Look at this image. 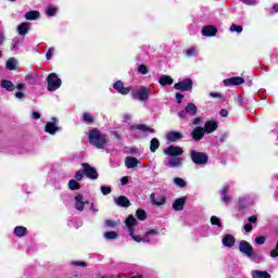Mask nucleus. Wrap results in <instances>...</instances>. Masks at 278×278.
I'll list each match as a JSON object with an SVG mask.
<instances>
[{"label": "nucleus", "mask_w": 278, "mask_h": 278, "mask_svg": "<svg viewBox=\"0 0 278 278\" xmlns=\"http://www.w3.org/2000/svg\"><path fill=\"white\" fill-rule=\"evenodd\" d=\"M46 13L48 16H55V14H58V9L50 7L47 9Z\"/></svg>", "instance_id": "37998d69"}, {"label": "nucleus", "mask_w": 278, "mask_h": 278, "mask_svg": "<svg viewBox=\"0 0 278 278\" xmlns=\"http://www.w3.org/2000/svg\"><path fill=\"white\" fill-rule=\"evenodd\" d=\"M83 121L84 123H87V125H92V123H94V116L90 113H84Z\"/></svg>", "instance_id": "c9c22d12"}, {"label": "nucleus", "mask_w": 278, "mask_h": 278, "mask_svg": "<svg viewBox=\"0 0 278 278\" xmlns=\"http://www.w3.org/2000/svg\"><path fill=\"white\" fill-rule=\"evenodd\" d=\"M205 136V130L203 127L198 126L191 131V137L195 142H199V140H202Z\"/></svg>", "instance_id": "f3484780"}, {"label": "nucleus", "mask_w": 278, "mask_h": 278, "mask_svg": "<svg viewBox=\"0 0 278 278\" xmlns=\"http://www.w3.org/2000/svg\"><path fill=\"white\" fill-rule=\"evenodd\" d=\"M185 54L187 58H192L197 55V47H190L187 50H185Z\"/></svg>", "instance_id": "ea45409f"}, {"label": "nucleus", "mask_w": 278, "mask_h": 278, "mask_svg": "<svg viewBox=\"0 0 278 278\" xmlns=\"http://www.w3.org/2000/svg\"><path fill=\"white\" fill-rule=\"evenodd\" d=\"M81 167H83V170H84L86 177H88V179H92L93 181L99 179V173L97 172V169L94 167L90 166V164L83 163Z\"/></svg>", "instance_id": "1a4fd4ad"}, {"label": "nucleus", "mask_w": 278, "mask_h": 278, "mask_svg": "<svg viewBox=\"0 0 278 278\" xmlns=\"http://www.w3.org/2000/svg\"><path fill=\"white\" fill-rule=\"evenodd\" d=\"M164 153L168 157H181L180 155H184V149L179 146H169L164 150Z\"/></svg>", "instance_id": "9d476101"}, {"label": "nucleus", "mask_w": 278, "mask_h": 278, "mask_svg": "<svg viewBox=\"0 0 278 278\" xmlns=\"http://www.w3.org/2000/svg\"><path fill=\"white\" fill-rule=\"evenodd\" d=\"M181 99H184V94L176 93V100H177L178 103H181Z\"/></svg>", "instance_id": "e2e57ef3"}, {"label": "nucleus", "mask_w": 278, "mask_h": 278, "mask_svg": "<svg viewBox=\"0 0 278 278\" xmlns=\"http://www.w3.org/2000/svg\"><path fill=\"white\" fill-rule=\"evenodd\" d=\"M211 224L216 225V227H223V224L220 223V219L216 216L211 217Z\"/></svg>", "instance_id": "79ce46f5"}, {"label": "nucleus", "mask_w": 278, "mask_h": 278, "mask_svg": "<svg viewBox=\"0 0 278 278\" xmlns=\"http://www.w3.org/2000/svg\"><path fill=\"white\" fill-rule=\"evenodd\" d=\"M84 175H85L84 170L83 172L81 170L76 172L75 180L76 181H81V179H84Z\"/></svg>", "instance_id": "09e8293b"}, {"label": "nucleus", "mask_w": 278, "mask_h": 278, "mask_svg": "<svg viewBox=\"0 0 278 278\" xmlns=\"http://www.w3.org/2000/svg\"><path fill=\"white\" fill-rule=\"evenodd\" d=\"M243 3H245V5H255V0H243Z\"/></svg>", "instance_id": "680f3d73"}, {"label": "nucleus", "mask_w": 278, "mask_h": 278, "mask_svg": "<svg viewBox=\"0 0 278 278\" xmlns=\"http://www.w3.org/2000/svg\"><path fill=\"white\" fill-rule=\"evenodd\" d=\"M58 123H60V121H58V118L55 117H53L51 122H48L46 125L47 134H50L51 136H55V134H58V131L62 129L60 128V126H58Z\"/></svg>", "instance_id": "f8f14e48"}, {"label": "nucleus", "mask_w": 278, "mask_h": 278, "mask_svg": "<svg viewBox=\"0 0 278 278\" xmlns=\"http://www.w3.org/2000/svg\"><path fill=\"white\" fill-rule=\"evenodd\" d=\"M13 233L16 238H25V236H27V227L16 226Z\"/></svg>", "instance_id": "b1692460"}, {"label": "nucleus", "mask_w": 278, "mask_h": 278, "mask_svg": "<svg viewBox=\"0 0 278 278\" xmlns=\"http://www.w3.org/2000/svg\"><path fill=\"white\" fill-rule=\"evenodd\" d=\"M218 34V29L213 25L204 26L202 28V36H206L208 38L216 36Z\"/></svg>", "instance_id": "aec40b11"}, {"label": "nucleus", "mask_w": 278, "mask_h": 278, "mask_svg": "<svg viewBox=\"0 0 278 278\" xmlns=\"http://www.w3.org/2000/svg\"><path fill=\"white\" fill-rule=\"evenodd\" d=\"M136 216H137V218H139V220H146L147 219V213L142 210H137Z\"/></svg>", "instance_id": "a19ab883"}, {"label": "nucleus", "mask_w": 278, "mask_h": 278, "mask_svg": "<svg viewBox=\"0 0 278 278\" xmlns=\"http://www.w3.org/2000/svg\"><path fill=\"white\" fill-rule=\"evenodd\" d=\"M186 114H188V113L186 112V110H185V111H180V112L178 113V116H179V118H186Z\"/></svg>", "instance_id": "338daca9"}, {"label": "nucleus", "mask_w": 278, "mask_h": 278, "mask_svg": "<svg viewBox=\"0 0 278 278\" xmlns=\"http://www.w3.org/2000/svg\"><path fill=\"white\" fill-rule=\"evenodd\" d=\"M269 256L273 257L274 260L278 257V240L276 242L275 249L269 252Z\"/></svg>", "instance_id": "c03bdc74"}, {"label": "nucleus", "mask_w": 278, "mask_h": 278, "mask_svg": "<svg viewBox=\"0 0 278 278\" xmlns=\"http://www.w3.org/2000/svg\"><path fill=\"white\" fill-rule=\"evenodd\" d=\"M74 201L76 210H78V212H84V207H86V204H88V200L81 194H77Z\"/></svg>", "instance_id": "dca6fc26"}, {"label": "nucleus", "mask_w": 278, "mask_h": 278, "mask_svg": "<svg viewBox=\"0 0 278 278\" xmlns=\"http://www.w3.org/2000/svg\"><path fill=\"white\" fill-rule=\"evenodd\" d=\"M104 238L106 240H116V238H118V232H116V231L104 232Z\"/></svg>", "instance_id": "58836bf2"}, {"label": "nucleus", "mask_w": 278, "mask_h": 278, "mask_svg": "<svg viewBox=\"0 0 278 278\" xmlns=\"http://www.w3.org/2000/svg\"><path fill=\"white\" fill-rule=\"evenodd\" d=\"M243 229L247 231V233H251V231H253V226L251 224H245Z\"/></svg>", "instance_id": "5fc2aeb1"}, {"label": "nucleus", "mask_w": 278, "mask_h": 278, "mask_svg": "<svg viewBox=\"0 0 278 278\" xmlns=\"http://www.w3.org/2000/svg\"><path fill=\"white\" fill-rule=\"evenodd\" d=\"M16 90H24V88H27V85H25V83H21L18 85H16Z\"/></svg>", "instance_id": "bf43d9fd"}, {"label": "nucleus", "mask_w": 278, "mask_h": 278, "mask_svg": "<svg viewBox=\"0 0 278 278\" xmlns=\"http://www.w3.org/2000/svg\"><path fill=\"white\" fill-rule=\"evenodd\" d=\"M190 156H191L192 162L194 164H198L199 166H203V165L207 164L208 156H207V154H205L203 152H198V151L191 150Z\"/></svg>", "instance_id": "0eeeda50"}, {"label": "nucleus", "mask_w": 278, "mask_h": 278, "mask_svg": "<svg viewBox=\"0 0 278 278\" xmlns=\"http://www.w3.org/2000/svg\"><path fill=\"white\" fill-rule=\"evenodd\" d=\"M17 31L21 36H25V34H27L29 31V24L28 23H22L18 27H17Z\"/></svg>", "instance_id": "2f4dec72"}, {"label": "nucleus", "mask_w": 278, "mask_h": 278, "mask_svg": "<svg viewBox=\"0 0 278 278\" xmlns=\"http://www.w3.org/2000/svg\"><path fill=\"white\" fill-rule=\"evenodd\" d=\"M140 164V161L134 156H127L125 159L126 168H136Z\"/></svg>", "instance_id": "4be33fe9"}, {"label": "nucleus", "mask_w": 278, "mask_h": 278, "mask_svg": "<svg viewBox=\"0 0 278 278\" xmlns=\"http://www.w3.org/2000/svg\"><path fill=\"white\" fill-rule=\"evenodd\" d=\"M88 140L96 149H104L108 144V136L97 128L89 130Z\"/></svg>", "instance_id": "f257e3e1"}, {"label": "nucleus", "mask_w": 278, "mask_h": 278, "mask_svg": "<svg viewBox=\"0 0 278 278\" xmlns=\"http://www.w3.org/2000/svg\"><path fill=\"white\" fill-rule=\"evenodd\" d=\"M1 87L9 92H14V90H16V87L14 86V83H12V80H2Z\"/></svg>", "instance_id": "cd10ccee"}, {"label": "nucleus", "mask_w": 278, "mask_h": 278, "mask_svg": "<svg viewBox=\"0 0 278 278\" xmlns=\"http://www.w3.org/2000/svg\"><path fill=\"white\" fill-rule=\"evenodd\" d=\"M31 118H35V119L40 118V113H38V112H33V113H31Z\"/></svg>", "instance_id": "69168bd1"}, {"label": "nucleus", "mask_w": 278, "mask_h": 278, "mask_svg": "<svg viewBox=\"0 0 278 278\" xmlns=\"http://www.w3.org/2000/svg\"><path fill=\"white\" fill-rule=\"evenodd\" d=\"M192 79L187 78L180 83L174 85L175 90H181L182 92H188V90H192Z\"/></svg>", "instance_id": "ddd939ff"}, {"label": "nucleus", "mask_w": 278, "mask_h": 278, "mask_svg": "<svg viewBox=\"0 0 278 278\" xmlns=\"http://www.w3.org/2000/svg\"><path fill=\"white\" fill-rule=\"evenodd\" d=\"M210 97H212L213 99H222L223 98V96L218 92H211Z\"/></svg>", "instance_id": "4d7b16f0"}, {"label": "nucleus", "mask_w": 278, "mask_h": 278, "mask_svg": "<svg viewBox=\"0 0 278 278\" xmlns=\"http://www.w3.org/2000/svg\"><path fill=\"white\" fill-rule=\"evenodd\" d=\"M249 223H257V216L256 215H252L251 217H249Z\"/></svg>", "instance_id": "052dcab7"}, {"label": "nucleus", "mask_w": 278, "mask_h": 278, "mask_svg": "<svg viewBox=\"0 0 278 278\" xmlns=\"http://www.w3.org/2000/svg\"><path fill=\"white\" fill-rule=\"evenodd\" d=\"M184 205H186V198L176 199L173 203L175 212H181Z\"/></svg>", "instance_id": "393cba45"}, {"label": "nucleus", "mask_w": 278, "mask_h": 278, "mask_svg": "<svg viewBox=\"0 0 278 278\" xmlns=\"http://www.w3.org/2000/svg\"><path fill=\"white\" fill-rule=\"evenodd\" d=\"M68 188H70V190H79V188H81V186L79 185V182H77V180H75V179H71L70 181H68Z\"/></svg>", "instance_id": "e433bc0d"}, {"label": "nucleus", "mask_w": 278, "mask_h": 278, "mask_svg": "<svg viewBox=\"0 0 278 278\" xmlns=\"http://www.w3.org/2000/svg\"><path fill=\"white\" fill-rule=\"evenodd\" d=\"M161 86H173V79L170 76H162L159 80Z\"/></svg>", "instance_id": "72a5a7b5"}, {"label": "nucleus", "mask_w": 278, "mask_h": 278, "mask_svg": "<svg viewBox=\"0 0 278 278\" xmlns=\"http://www.w3.org/2000/svg\"><path fill=\"white\" fill-rule=\"evenodd\" d=\"M104 225H105L106 227L114 228V227H116V225H118V224H117L116 222L112 220V219H108V220H105Z\"/></svg>", "instance_id": "8fccbe9b"}, {"label": "nucleus", "mask_w": 278, "mask_h": 278, "mask_svg": "<svg viewBox=\"0 0 278 278\" xmlns=\"http://www.w3.org/2000/svg\"><path fill=\"white\" fill-rule=\"evenodd\" d=\"M73 265H74V266L86 267V263H85V262H74Z\"/></svg>", "instance_id": "0e129e2a"}, {"label": "nucleus", "mask_w": 278, "mask_h": 278, "mask_svg": "<svg viewBox=\"0 0 278 278\" xmlns=\"http://www.w3.org/2000/svg\"><path fill=\"white\" fill-rule=\"evenodd\" d=\"M100 190H101V192H102V194H110V192H112V188H110V187H105V186H102L101 188H100Z\"/></svg>", "instance_id": "3c124183"}, {"label": "nucleus", "mask_w": 278, "mask_h": 278, "mask_svg": "<svg viewBox=\"0 0 278 278\" xmlns=\"http://www.w3.org/2000/svg\"><path fill=\"white\" fill-rule=\"evenodd\" d=\"M5 66L8 68V71H17L18 68V61L14 58H10L7 63Z\"/></svg>", "instance_id": "a878e982"}, {"label": "nucleus", "mask_w": 278, "mask_h": 278, "mask_svg": "<svg viewBox=\"0 0 278 278\" xmlns=\"http://www.w3.org/2000/svg\"><path fill=\"white\" fill-rule=\"evenodd\" d=\"M55 52V48H50L48 52L46 53L47 60H51L53 58V53Z\"/></svg>", "instance_id": "603ef678"}, {"label": "nucleus", "mask_w": 278, "mask_h": 278, "mask_svg": "<svg viewBox=\"0 0 278 278\" xmlns=\"http://www.w3.org/2000/svg\"><path fill=\"white\" fill-rule=\"evenodd\" d=\"M277 12H278V5L275 4V5L273 7L271 11H270V14H277Z\"/></svg>", "instance_id": "774afa93"}, {"label": "nucleus", "mask_w": 278, "mask_h": 278, "mask_svg": "<svg viewBox=\"0 0 278 278\" xmlns=\"http://www.w3.org/2000/svg\"><path fill=\"white\" fill-rule=\"evenodd\" d=\"M47 81L49 92H55V90H59V88L62 87V79L55 73L49 74L47 77Z\"/></svg>", "instance_id": "f03ea898"}, {"label": "nucleus", "mask_w": 278, "mask_h": 278, "mask_svg": "<svg viewBox=\"0 0 278 278\" xmlns=\"http://www.w3.org/2000/svg\"><path fill=\"white\" fill-rule=\"evenodd\" d=\"M239 251L250 260H253L256 256L255 251H253V245L244 240L239 243Z\"/></svg>", "instance_id": "39448f33"}, {"label": "nucleus", "mask_w": 278, "mask_h": 278, "mask_svg": "<svg viewBox=\"0 0 278 278\" xmlns=\"http://www.w3.org/2000/svg\"><path fill=\"white\" fill-rule=\"evenodd\" d=\"M230 185H224L219 191L223 203H231V195H229Z\"/></svg>", "instance_id": "2eb2a0df"}, {"label": "nucleus", "mask_w": 278, "mask_h": 278, "mask_svg": "<svg viewBox=\"0 0 278 278\" xmlns=\"http://www.w3.org/2000/svg\"><path fill=\"white\" fill-rule=\"evenodd\" d=\"M230 31H237V34H242V26H238V25H236V24H232L231 26H230Z\"/></svg>", "instance_id": "49530a36"}, {"label": "nucleus", "mask_w": 278, "mask_h": 278, "mask_svg": "<svg viewBox=\"0 0 278 278\" xmlns=\"http://www.w3.org/2000/svg\"><path fill=\"white\" fill-rule=\"evenodd\" d=\"M157 236H160V231H157V229H149L146 231L143 237H140L139 235H137L134 241L149 243V242H153V239Z\"/></svg>", "instance_id": "20e7f679"}, {"label": "nucleus", "mask_w": 278, "mask_h": 278, "mask_svg": "<svg viewBox=\"0 0 278 278\" xmlns=\"http://www.w3.org/2000/svg\"><path fill=\"white\" fill-rule=\"evenodd\" d=\"M121 184L122 186H127L129 184V178L127 176L122 177Z\"/></svg>", "instance_id": "6e6d98bb"}, {"label": "nucleus", "mask_w": 278, "mask_h": 278, "mask_svg": "<svg viewBox=\"0 0 278 278\" xmlns=\"http://www.w3.org/2000/svg\"><path fill=\"white\" fill-rule=\"evenodd\" d=\"M160 149V140L157 138H153L150 142V150L152 153H155Z\"/></svg>", "instance_id": "f704fd0d"}, {"label": "nucleus", "mask_w": 278, "mask_h": 278, "mask_svg": "<svg viewBox=\"0 0 278 278\" xmlns=\"http://www.w3.org/2000/svg\"><path fill=\"white\" fill-rule=\"evenodd\" d=\"M15 98L16 99H24L25 98V92H23V91L15 92Z\"/></svg>", "instance_id": "13d9d810"}, {"label": "nucleus", "mask_w": 278, "mask_h": 278, "mask_svg": "<svg viewBox=\"0 0 278 278\" xmlns=\"http://www.w3.org/2000/svg\"><path fill=\"white\" fill-rule=\"evenodd\" d=\"M39 16L40 13L38 11H29L25 14L26 21H36Z\"/></svg>", "instance_id": "7c9ffc66"}, {"label": "nucleus", "mask_w": 278, "mask_h": 278, "mask_svg": "<svg viewBox=\"0 0 278 278\" xmlns=\"http://www.w3.org/2000/svg\"><path fill=\"white\" fill-rule=\"evenodd\" d=\"M244 83V78L242 77H231L224 80V86L231 87V86H241Z\"/></svg>", "instance_id": "6ab92c4d"}, {"label": "nucleus", "mask_w": 278, "mask_h": 278, "mask_svg": "<svg viewBox=\"0 0 278 278\" xmlns=\"http://www.w3.org/2000/svg\"><path fill=\"white\" fill-rule=\"evenodd\" d=\"M150 203L156 207H162V205H166V195L163 193H151Z\"/></svg>", "instance_id": "6e6552de"}, {"label": "nucleus", "mask_w": 278, "mask_h": 278, "mask_svg": "<svg viewBox=\"0 0 278 278\" xmlns=\"http://www.w3.org/2000/svg\"><path fill=\"white\" fill-rule=\"evenodd\" d=\"M265 242H266V237H264V236H258V237L255 238V243H256V244L262 245V244H264Z\"/></svg>", "instance_id": "de8ad7c7"}, {"label": "nucleus", "mask_w": 278, "mask_h": 278, "mask_svg": "<svg viewBox=\"0 0 278 278\" xmlns=\"http://www.w3.org/2000/svg\"><path fill=\"white\" fill-rule=\"evenodd\" d=\"M174 184H175V186H177L178 188H186V186H188V184L186 182V180H184L182 178H179V177L174 178Z\"/></svg>", "instance_id": "4c0bfd02"}, {"label": "nucleus", "mask_w": 278, "mask_h": 278, "mask_svg": "<svg viewBox=\"0 0 278 278\" xmlns=\"http://www.w3.org/2000/svg\"><path fill=\"white\" fill-rule=\"evenodd\" d=\"M125 225L130 238L135 240V238L138 236L136 235V225H138V219H136L134 215H129L125 220Z\"/></svg>", "instance_id": "423d86ee"}, {"label": "nucleus", "mask_w": 278, "mask_h": 278, "mask_svg": "<svg viewBox=\"0 0 278 278\" xmlns=\"http://www.w3.org/2000/svg\"><path fill=\"white\" fill-rule=\"evenodd\" d=\"M222 242L224 247L231 249V247H235L236 244V237H233L232 235H226L222 239Z\"/></svg>", "instance_id": "412c9836"}, {"label": "nucleus", "mask_w": 278, "mask_h": 278, "mask_svg": "<svg viewBox=\"0 0 278 278\" xmlns=\"http://www.w3.org/2000/svg\"><path fill=\"white\" fill-rule=\"evenodd\" d=\"M115 202L117 203V205H119L121 207H129V199H127V197L122 195L118 197Z\"/></svg>", "instance_id": "c85d7f7f"}, {"label": "nucleus", "mask_w": 278, "mask_h": 278, "mask_svg": "<svg viewBox=\"0 0 278 278\" xmlns=\"http://www.w3.org/2000/svg\"><path fill=\"white\" fill-rule=\"evenodd\" d=\"M132 131L139 130V131H149L150 134H153L155 130H153V128H149L144 125H137V126H132L131 127Z\"/></svg>", "instance_id": "473e14b6"}, {"label": "nucleus", "mask_w": 278, "mask_h": 278, "mask_svg": "<svg viewBox=\"0 0 278 278\" xmlns=\"http://www.w3.org/2000/svg\"><path fill=\"white\" fill-rule=\"evenodd\" d=\"M113 88L114 90H116V92H118V94L127 96L129 94V92H131V87H125V85L121 80L114 83Z\"/></svg>", "instance_id": "4468645a"}, {"label": "nucleus", "mask_w": 278, "mask_h": 278, "mask_svg": "<svg viewBox=\"0 0 278 278\" xmlns=\"http://www.w3.org/2000/svg\"><path fill=\"white\" fill-rule=\"evenodd\" d=\"M138 73H140L141 75H147L149 73V68L146 67V65L141 64L138 66Z\"/></svg>", "instance_id": "a18cd8bd"}, {"label": "nucleus", "mask_w": 278, "mask_h": 278, "mask_svg": "<svg viewBox=\"0 0 278 278\" xmlns=\"http://www.w3.org/2000/svg\"><path fill=\"white\" fill-rule=\"evenodd\" d=\"M252 278H270V274L266 270L254 269L251 271Z\"/></svg>", "instance_id": "5701e85b"}, {"label": "nucleus", "mask_w": 278, "mask_h": 278, "mask_svg": "<svg viewBox=\"0 0 278 278\" xmlns=\"http://www.w3.org/2000/svg\"><path fill=\"white\" fill-rule=\"evenodd\" d=\"M192 125H203V117L193 118Z\"/></svg>", "instance_id": "864d4df0"}, {"label": "nucleus", "mask_w": 278, "mask_h": 278, "mask_svg": "<svg viewBox=\"0 0 278 278\" xmlns=\"http://www.w3.org/2000/svg\"><path fill=\"white\" fill-rule=\"evenodd\" d=\"M204 134H214V131H216V129H218V123L216 121H207L204 124Z\"/></svg>", "instance_id": "a211bd4d"}, {"label": "nucleus", "mask_w": 278, "mask_h": 278, "mask_svg": "<svg viewBox=\"0 0 278 278\" xmlns=\"http://www.w3.org/2000/svg\"><path fill=\"white\" fill-rule=\"evenodd\" d=\"M181 138H184V135L178 131H172L167 134V140H169V142H177V140H181Z\"/></svg>", "instance_id": "bb28decb"}, {"label": "nucleus", "mask_w": 278, "mask_h": 278, "mask_svg": "<svg viewBox=\"0 0 278 278\" xmlns=\"http://www.w3.org/2000/svg\"><path fill=\"white\" fill-rule=\"evenodd\" d=\"M185 111L190 116H197V105L194 103H188Z\"/></svg>", "instance_id": "c756f323"}, {"label": "nucleus", "mask_w": 278, "mask_h": 278, "mask_svg": "<svg viewBox=\"0 0 278 278\" xmlns=\"http://www.w3.org/2000/svg\"><path fill=\"white\" fill-rule=\"evenodd\" d=\"M149 94H151L149 87L142 86L131 92V98L135 99V101H149Z\"/></svg>", "instance_id": "7ed1b4c3"}, {"label": "nucleus", "mask_w": 278, "mask_h": 278, "mask_svg": "<svg viewBox=\"0 0 278 278\" xmlns=\"http://www.w3.org/2000/svg\"><path fill=\"white\" fill-rule=\"evenodd\" d=\"M165 166L168 168H180L184 166V157L181 156H172L165 160Z\"/></svg>", "instance_id": "9b49d317"}]
</instances>
